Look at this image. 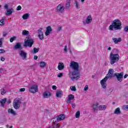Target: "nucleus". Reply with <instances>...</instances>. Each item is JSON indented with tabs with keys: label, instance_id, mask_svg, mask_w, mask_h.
<instances>
[{
	"label": "nucleus",
	"instance_id": "nucleus-1",
	"mask_svg": "<svg viewBox=\"0 0 128 128\" xmlns=\"http://www.w3.org/2000/svg\"><path fill=\"white\" fill-rule=\"evenodd\" d=\"M70 68L72 70V75H70V78L72 80H78L80 76V65L78 62L72 61L70 63Z\"/></svg>",
	"mask_w": 128,
	"mask_h": 128
},
{
	"label": "nucleus",
	"instance_id": "nucleus-2",
	"mask_svg": "<svg viewBox=\"0 0 128 128\" xmlns=\"http://www.w3.org/2000/svg\"><path fill=\"white\" fill-rule=\"evenodd\" d=\"M120 51L117 49H114L112 52L110 54V64H114L116 62H118L120 60V55L118 53Z\"/></svg>",
	"mask_w": 128,
	"mask_h": 128
},
{
	"label": "nucleus",
	"instance_id": "nucleus-3",
	"mask_svg": "<svg viewBox=\"0 0 128 128\" xmlns=\"http://www.w3.org/2000/svg\"><path fill=\"white\" fill-rule=\"evenodd\" d=\"M114 70L112 68H110L108 70V74L106 75L105 78L100 81V84L103 88H106V81L108 78H114Z\"/></svg>",
	"mask_w": 128,
	"mask_h": 128
},
{
	"label": "nucleus",
	"instance_id": "nucleus-4",
	"mask_svg": "<svg viewBox=\"0 0 128 128\" xmlns=\"http://www.w3.org/2000/svg\"><path fill=\"white\" fill-rule=\"evenodd\" d=\"M122 22L118 19L115 20L113 21L109 26L110 30H122Z\"/></svg>",
	"mask_w": 128,
	"mask_h": 128
},
{
	"label": "nucleus",
	"instance_id": "nucleus-5",
	"mask_svg": "<svg viewBox=\"0 0 128 128\" xmlns=\"http://www.w3.org/2000/svg\"><path fill=\"white\" fill-rule=\"evenodd\" d=\"M66 118V116L64 114H61L59 115L58 117L53 118L52 119L53 124L49 128H60V126H58V122L60 120H64Z\"/></svg>",
	"mask_w": 128,
	"mask_h": 128
},
{
	"label": "nucleus",
	"instance_id": "nucleus-6",
	"mask_svg": "<svg viewBox=\"0 0 128 128\" xmlns=\"http://www.w3.org/2000/svg\"><path fill=\"white\" fill-rule=\"evenodd\" d=\"M34 44V39L32 38L30 36H28L24 40V46L25 48H32Z\"/></svg>",
	"mask_w": 128,
	"mask_h": 128
},
{
	"label": "nucleus",
	"instance_id": "nucleus-7",
	"mask_svg": "<svg viewBox=\"0 0 128 128\" xmlns=\"http://www.w3.org/2000/svg\"><path fill=\"white\" fill-rule=\"evenodd\" d=\"M22 104V101L18 98H16L13 102V106L15 110H18L20 108Z\"/></svg>",
	"mask_w": 128,
	"mask_h": 128
},
{
	"label": "nucleus",
	"instance_id": "nucleus-8",
	"mask_svg": "<svg viewBox=\"0 0 128 128\" xmlns=\"http://www.w3.org/2000/svg\"><path fill=\"white\" fill-rule=\"evenodd\" d=\"M38 88L36 85H32L30 88H29V92H31V94H36V92H38Z\"/></svg>",
	"mask_w": 128,
	"mask_h": 128
},
{
	"label": "nucleus",
	"instance_id": "nucleus-9",
	"mask_svg": "<svg viewBox=\"0 0 128 128\" xmlns=\"http://www.w3.org/2000/svg\"><path fill=\"white\" fill-rule=\"evenodd\" d=\"M64 10V7L62 5V4H60L57 6V8L56 10V12H58L59 14H62Z\"/></svg>",
	"mask_w": 128,
	"mask_h": 128
},
{
	"label": "nucleus",
	"instance_id": "nucleus-10",
	"mask_svg": "<svg viewBox=\"0 0 128 128\" xmlns=\"http://www.w3.org/2000/svg\"><path fill=\"white\" fill-rule=\"evenodd\" d=\"M114 76H116L118 82H122V78L124 76V72H122L120 73L116 72L114 74Z\"/></svg>",
	"mask_w": 128,
	"mask_h": 128
},
{
	"label": "nucleus",
	"instance_id": "nucleus-11",
	"mask_svg": "<svg viewBox=\"0 0 128 128\" xmlns=\"http://www.w3.org/2000/svg\"><path fill=\"white\" fill-rule=\"evenodd\" d=\"M42 28H40L38 30V37L39 38L40 40H42L44 38V32L42 31Z\"/></svg>",
	"mask_w": 128,
	"mask_h": 128
},
{
	"label": "nucleus",
	"instance_id": "nucleus-12",
	"mask_svg": "<svg viewBox=\"0 0 128 128\" xmlns=\"http://www.w3.org/2000/svg\"><path fill=\"white\" fill-rule=\"evenodd\" d=\"M52 32V26H48L46 28V31L45 32V36H50V32Z\"/></svg>",
	"mask_w": 128,
	"mask_h": 128
},
{
	"label": "nucleus",
	"instance_id": "nucleus-13",
	"mask_svg": "<svg viewBox=\"0 0 128 128\" xmlns=\"http://www.w3.org/2000/svg\"><path fill=\"white\" fill-rule=\"evenodd\" d=\"M19 54L20 56L23 59V60H26V53L24 52V51H23L22 50H20L19 52Z\"/></svg>",
	"mask_w": 128,
	"mask_h": 128
},
{
	"label": "nucleus",
	"instance_id": "nucleus-14",
	"mask_svg": "<svg viewBox=\"0 0 128 128\" xmlns=\"http://www.w3.org/2000/svg\"><path fill=\"white\" fill-rule=\"evenodd\" d=\"M92 108H93L94 112H96L97 110H98V103L95 102L92 105Z\"/></svg>",
	"mask_w": 128,
	"mask_h": 128
},
{
	"label": "nucleus",
	"instance_id": "nucleus-15",
	"mask_svg": "<svg viewBox=\"0 0 128 128\" xmlns=\"http://www.w3.org/2000/svg\"><path fill=\"white\" fill-rule=\"evenodd\" d=\"M14 50H22V45L20 43H16V44L13 48Z\"/></svg>",
	"mask_w": 128,
	"mask_h": 128
},
{
	"label": "nucleus",
	"instance_id": "nucleus-16",
	"mask_svg": "<svg viewBox=\"0 0 128 128\" xmlns=\"http://www.w3.org/2000/svg\"><path fill=\"white\" fill-rule=\"evenodd\" d=\"M92 22V16L90 15L88 16L86 20V24H90Z\"/></svg>",
	"mask_w": 128,
	"mask_h": 128
},
{
	"label": "nucleus",
	"instance_id": "nucleus-17",
	"mask_svg": "<svg viewBox=\"0 0 128 128\" xmlns=\"http://www.w3.org/2000/svg\"><path fill=\"white\" fill-rule=\"evenodd\" d=\"M64 68V63H59L58 64V70H62Z\"/></svg>",
	"mask_w": 128,
	"mask_h": 128
},
{
	"label": "nucleus",
	"instance_id": "nucleus-18",
	"mask_svg": "<svg viewBox=\"0 0 128 128\" xmlns=\"http://www.w3.org/2000/svg\"><path fill=\"white\" fill-rule=\"evenodd\" d=\"M12 12H14V8H12L10 9H8L6 10V16H10V14H12Z\"/></svg>",
	"mask_w": 128,
	"mask_h": 128
},
{
	"label": "nucleus",
	"instance_id": "nucleus-19",
	"mask_svg": "<svg viewBox=\"0 0 128 128\" xmlns=\"http://www.w3.org/2000/svg\"><path fill=\"white\" fill-rule=\"evenodd\" d=\"M112 40H114V44H118V42H122V38H112Z\"/></svg>",
	"mask_w": 128,
	"mask_h": 128
},
{
	"label": "nucleus",
	"instance_id": "nucleus-20",
	"mask_svg": "<svg viewBox=\"0 0 128 128\" xmlns=\"http://www.w3.org/2000/svg\"><path fill=\"white\" fill-rule=\"evenodd\" d=\"M0 102L1 106L4 108V104H6V98H4L1 100Z\"/></svg>",
	"mask_w": 128,
	"mask_h": 128
},
{
	"label": "nucleus",
	"instance_id": "nucleus-21",
	"mask_svg": "<svg viewBox=\"0 0 128 128\" xmlns=\"http://www.w3.org/2000/svg\"><path fill=\"white\" fill-rule=\"evenodd\" d=\"M43 96L44 98H48L50 96V92H45L44 93Z\"/></svg>",
	"mask_w": 128,
	"mask_h": 128
},
{
	"label": "nucleus",
	"instance_id": "nucleus-22",
	"mask_svg": "<svg viewBox=\"0 0 128 128\" xmlns=\"http://www.w3.org/2000/svg\"><path fill=\"white\" fill-rule=\"evenodd\" d=\"M8 114H12L13 116H16V111L14 110L12 108H9L8 110Z\"/></svg>",
	"mask_w": 128,
	"mask_h": 128
},
{
	"label": "nucleus",
	"instance_id": "nucleus-23",
	"mask_svg": "<svg viewBox=\"0 0 128 128\" xmlns=\"http://www.w3.org/2000/svg\"><path fill=\"white\" fill-rule=\"evenodd\" d=\"M74 4L75 6V7L77 9V10H78V8H80V3H78V2L76 0L74 2Z\"/></svg>",
	"mask_w": 128,
	"mask_h": 128
},
{
	"label": "nucleus",
	"instance_id": "nucleus-24",
	"mask_svg": "<svg viewBox=\"0 0 128 128\" xmlns=\"http://www.w3.org/2000/svg\"><path fill=\"white\" fill-rule=\"evenodd\" d=\"M62 91H58L56 92V98H62Z\"/></svg>",
	"mask_w": 128,
	"mask_h": 128
},
{
	"label": "nucleus",
	"instance_id": "nucleus-25",
	"mask_svg": "<svg viewBox=\"0 0 128 128\" xmlns=\"http://www.w3.org/2000/svg\"><path fill=\"white\" fill-rule=\"evenodd\" d=\"M40 50V48H34L33 50L31 51L32 54H36Z\"/></svg>",
	"mask_w": 128,
	"mask_h": 128
},
{
	"label": "nucleus",
	"instance_id": "nucleus-26",
	"mask_svg": "<svg viewBox=\"0 0 128 128\" xmlns=\"http://www.w3.org/2000/svg\"><path fill=\"white\" fill-rule=\"evenodd\" d=\"M40 68H46V63L44 62H40Z\"/></svg>",
	"mask_w": 128,
	"mask_h": 128
},
{
	"label": "nucleus",
	"instance_id": "nucleus-27",
	"mask_svg": "<svg viewBox=\"0 0 128 128\" xmlns=\"http://www.w3.org/2000/svg\"><path fill=\"white\" fill-rule=\"evenodd\" d=\"M98 108H99V110H104L106 108V106L104 105L99 106Z\"/></svg>",
	"mask_w": 128,
	"mask_h": 128
},
{
	"label": "nucleus",
	"instance_id": "nucleus-28",
	"mask_svg": "<svg viewBox=\"0 0 128 128\" xmlns=\"http://www.w3.org/2000/svg\"><path fill=\"white\" fill-rule=\"evenodd\" d=\"M23 20H28L30 18V14L26 13L22 16Z\"/></svg>",
	"mask_w": 128,
	"mask_h": 128
},
{
	"label": "nucleus",
	"instance_id": "nucleus-29",
	"mask_svg": "<svg viewBox=\"0 0 128 128\" xmlns=\"http://www.w3.org/2000/svg\"><path fill=\"white\" fill-rule=\"evenodd\" d=\"M120 108H118L115 110L114 114H120Z\"/></svg>",
	"mask_w": 128,
	"mask_h": 128
},
{
	"label": "nucleus",
	"instance_id": "nucleus-30",
	"mask_svg": "<svg viewBox=\"0 0 128 128\" xmlns=\"http://www.w3.org/2000/svg\"><path fill=\"white\" fill-rule=\"evenodd\" d=\"M30 34V32L26 30H24L22 32V36H28Z\"/></svg>",
	"mask_w": 128,
	"mask_h": 128
},
{
	"label": "nucleus",
	"instance_id": "nucleus-31",
	"mask_svg": "<svg viewBox=\"0 0 128 128\" xmlns=\"http://www.w3.org/2000/svg\"><path fill=\"white\" fill-rule=\"evenodd\" d=\"M0 92H1V94L2 96H4V94H6V90H5L4 88H2L0 90Z\"/></svg>",
	"mask_w": 128,
	"mask_h": 128
},
{
	"label": "nucleus",
	"instance_id": "nucleus-32",
	"mask_svg": "<svg viewBox=\"0 0 128 128\" xmlns=\"http://www.w3.org/2000/svg\"><path fill=\"white\" fill-rule=\"evenodd\" d=\"M68 99L72 100L74 99V94H69L68 96Z\"/></svg>",
	"mask_w": 128,
	"mask_h": 128
},
{
	"label": "nucleus",
	"instance_id": "nucleus-33",
	"mask_svg": "<svg viewBox=\"0 0 128 128\" xmlns=\"http://www.w3.org/2000/svg\"><path fill=\"white\" fill-rule=\"evenodd\" d=\"M80 116V111H78L76 114V118H78Z\"/></svg>",
	"mask_w": 128,
	"mask_h": 128
},
{
	"label": "nucleus",
	"instance_id": "nucleus-34",
	"mask_svg": "<svg viewBox=\"0 0 128 128\" xmlns=\"http://www.w3.org/2000/svg\"><path fill=\"white\" fill-rule=\"evenodd\" d=\"M70 6V2H68L66 4V8H69Z\"/></svg>",
	"mask_w": 128,
	"mask_h": 128
},
{
	"label": "nucleus",
	"instance_id": "nucleus-35",
	"mask_svg": "<svg viewBox=\"0 0 128 128\" xmlns=\"http://www.w3.org/2000/svg\"><path fill=\"white\" fill-rule=\"evenodd\" d=\"M70 89L72 92H76V88L74 86H71L70 87Z\"/></svg>",
	"mask_w": 128,
	"mask_h": 128
},
{
	"label": "nucleus",
	"instance_id": "nucleus-36",
	"mask_svg": "<svg viewBox=\"0 0 128 128\" xmlns=\"http://www.w3.org/2000/svg\"><path fill=\"white\" fill-rule=\"evenodd\" d=\"M16 37L14 36L12 37V38H10V42H14V40H16Z\"/></svg>",
	"mask_w": 128,
	"mask_h": 128
},
{
	"label": "nucleus",
	"instance_id": "nucleus-37",
	"mask_svg": "<svg viewBox=\"0 0 128 128\" xmlns=\"http://www.w3.org/2000/svg\"><path fill=\"white\" fill-rule=\"evenodd\" d=\"M4 24H6V22L2 20H0V26H4Z\"/></svg>",
	"mask_w": 128,
	"mask_h": 128
},
{
	"label": "nucleus",
	"instance_id": "nucleus-38",
	"mask_svg": "<svg viewBox=\"0 0 128 128\" xmlns=\"http://www.w3.org/2000/svg\"><path fill=\"white\" fill-rule=\"evenodd\" d=\"M64 76V74L62 73H59L57 76L58 78H62Z\"/></svg>",
	"mask_w": 128,
	"mask_h": 128
},
{
	"label": "nucleus",
	"instance_id": "nucleus-39",
	"mask_svg": "<svg viewBox=\"0 0 128 128\" xmlns=\"http://www.w3.org/2000/svg\"><path fill=\"white\" fill-rule=\"evenodd\" d=\"M4 8H5V10H8V4H5V5L4 6Z\"/></svg>",
	"mask_w": 128,
	"mask_h": 128
},
{
	"label": "nucleus",
	"instance_id": "nucleus-40",
	"mask_svg": "<svg viewBox=\"0 0 128 128\" xmlns=\"http://www.w3.org/2000/svg\"><path fill=\"white\" fill-rule=\"evenodd\" d=\"M123 108H124V110H128V105L124 106H123Z\"/></svg>",
	"mask_w": 128,
	"mask_h": 128
},
{
	"label": "nucleus",
	"instance_id": "nucleus-41",
	"mask_svg": "<svg viewBox=\"0 0 128 128\" xmlns=\"http://www.w3.org/2000/svg\"><path fill=\"white\" fill-rule=\"evenodd\" d=\"M124 32H128V26H126L124 28Z\"/></svg>",
	"mask_w": 128,
	"mask_h": 128
},
{
	"label": "nucleus",
	"instance_id": "nucleus-42",
	"mask_svg": "<svg viewBox=\"0 0 128 128\" xmlns=\"http://www.w3.org/2000/svg\"><path fill=\"white\" fill-rule=\"evenodd\" d=\"M88 90V86L86 85L84 88V90H85V92H86Z\"/></svg>",
	"mask_w": 128,
	"mask_h": 128
},
{
	"label": "nucleus",
	"instance_id": "nucleus-43",
	"mask_svg": "<svg viewBox=\"0 0 128 128\" xmlns=\"http://www.w3.org/2000/svg\"><path fill=\"white\" fill-rule=\"evenodd\" d=\"M22 10V6H18L16 8V10Z\"/></svg>",
	"mask_w": 128,
	"mask_h": 128
},
{
	"label": "nucleus",
	"instance_id": "nucleus-44",
	"mask_svg": "<svg viewBox=\"0 0 128 128\" xmlns=\"http://www.w3.org/2000/svg\"><path fill=\"white\" fill-rule=\"evenodd\" d=\"M4 52H6V50L4 49H0V54H4Z\"/></svg>",
	"mask_w": 128,
	"mask_h": 128
},
{
	"label": "nucleus",
	"instance_id": "nucleus-45",
	"mask_svg": "<svg viewBox=\"0 0 128 128\" xmlns=\"http://www.w3.org/2000/svg\"><path fill=\"white\" fill-rule=\"evenodd\" d=\"M64 52H68V46H64Z\"/></svg>",
	"mask_w": 128,
	"mask_h": 128
},
{
	"label": "nucleus",
	"instance_id": "nucleus-46",
	"mask_svg": "<svg viewBox=\"0 0 128 128\" xmlns=\"http://www.w3.org/2000/svg\"><path fill=\"white\" fill-rule=\"evenodd\" d=\"M4 72V68H0V72Z\"/></svg>",
	"mask_w": 128,
	"mask_h": 128
},
{
	"label": "nucleus",
	"instance_id": "nucleus-47",
	"mask_svg": "<svg viewBox=\"0 0 128 128\" xmlns=\"http://www.w3.org/2000/svg\"><path fill=\"white\" fill-rule=\"evenodd\" d=\"M26 90V88H22L20 90V92H24Z\"/></svg>",
	"mask_w": 128,
	"mask_h": 128
},
{
	"label": "nucleus",
	"instance_id": "nucleus-48",
	"mask_svg": "<svg viewBox=\"0 0 128 128\" xmlns=\"http://www.w3.org/2000/svg\"><path fill=\"white\" fill-rule=\"evenodd\" d=\"M52 88L54 90H56V86H52Z\"/></svg>",
	"mask_w": 128,
	"mask_h": 128
},
{
	"label": "nucleus",
	"instance_id": "nucleus-49",
	"mask_svg": "<svg viewBox=\"0 0 128 128\" xmlns=\"http://www.w3.org/2000/svg\"><path fill=\"white\" fill-rule=\"evenodd\" d=\"M66 102H67V104H71L72 101L70 99L68 98V100H66Z\"/></svg>",
	"mask_w": 128,
	"mask_h": 128
},
{
	"label": "nucleus",
	"instance_id": "nucleus-50",
	"mask_svg": "<svg viewBox=\"0 0 128 128\" xmlns=\"http://www.w3.org/2000/svg\"><path fill=\"white\" fill-rule=\"evenodd\" d=\"M6 102H7L8 104H10L11 102L10 99H9L8 100H6Z\"/></svg>",
	"mask_w": 128,
	"mask_h": 128
},
{
	"label": "nucleus",
	"instance_id": "nucleus-51",
	"mask_svg": "<svg viewBox=\"0 0 128 128\" xmlns=\"http://www.w3.org/2000/svg\"><path fill=\"white\" fill-rule=\"evenodd\" d=\"M7 35H8V33L6 32H3V36L4 37L6 36Z\"/></svg>",
	"mask_w": 128,
	"mask_h": 128
},
{
	"label": "nucleus",
	"instance_id": "nucleus-52",
	"mask_svg": "<svg viewBox=\"0 0 128 128\" xmlns=\"http://www.w3.org/2000/svg\"><path fill=\"white\" fill-rule=\"evenodd\" d=\"M0 60H2V62H4V60H6V58H4V57H1Z\"/></svg>",
	"mask_w": 128,
	"mask_h": 128
},
{
	"label": "nucleus",
	"instance_id": "nucleus-53",
	"mask_svg": "<svg viewBox=\"0 0 128 128\" xmlns=\"http://www.w3.org/2000/svg\"><path fill=\"white\" fill-rule=\"evenodd\" d=\"M72 108H76V104H72Z\"/></svg>",
	"mask_w": 128,
	"mask_h": 128
},
{
	"label": "nucleus",
	"instance_id": "nucleus-54",
	"mask_svg": "<svg viewBox=\"0 0 128 128\" xmlns=\"http://www.w3.org/2000/svg\"><path fill=\"white\" fill-rule=\"evenodd\" d=\"M6 16H3V17L2 18L1 20H3V21L4 22V20H6Z\"/></svg>",
	"mask_w": 128,
	"mask_h": 128
},
{
	"label": "nucleus",
	"instance_id": "nucleus-55",
	"mask_svg": "<svg viewBox=\"0 0 128 128\" xmlns=\"http://www.w3.org/2000/svg\"><path fill=\"white\" fill-rule=\"evenodd\" d=\"M62 27H59L58 28V32H60V30H62Z\"/></svg>",
	"mask_w": 128,
	"mask_h": 128
},
{
	"label": "nucleus",
	"instance_id": "nucleus-56",
	"mask_svg": "<svg viewBox=\"0 0 128 128\" xmlns=\"http://www.w3.org/2000/svg\"><path fill=\"white\" fill-rule=\"evenodd\" d=\"M128 74H126L124 76V78H128Z\"/></svg>",
	"mask_w": 128,
	"mask_h": 128
},
{
	"label": "nucleus",
	"instance_id": "nucleus-57",
	"mask_svg": "<svg viewBox=\"0 0 128 128\" xmlns=\"http://www.w3.org/2000/svg\"><path fill=\"white\" fill-rule=\"evenodd\" d=\"M38 56H34V60H38Z\"/></svg>",
	"mask_w": 128,
	"mask_h": 128
},
{
	"label": "nucleus",
	"instance_id": "nucleus-58",
	"mask_svg": "<svg viewBox=\"0 0 128 128\" xmlns=\"http://www.w3.org/2000/svg\"><path fill=\"white\" fill-rule=\"evenodd\" d=\"M2 42L0 40V48L2 46Z\"/></svg>",
	"mask_w": 128,
	"mask_h": 128
},
{
	"label": "nucleus",
	"instance_id": "nucleus-59",
	"mask_svg": "<svg viewBox=\"0 0 128 128\" xmlns=\"http://www.w3.org/2000/svg\"><path fill=\"white\" fill-rule=\"evenodd\" d=\"M112 50V48L109 47L108 48V50Z\"/></svg>",
	"mask_w": 128,
	"mask_h": 128
},
{
	"label": "nucleus",
	"instance_id": "nucleus-60",
	"mask_svg": "<svg viewBox=\"0 0 128 128\" xmlns=\"http://www.w3.org/2000/svg\"><path fill=\"white\" fill-rule=\"evenodd\" d=\"M82 2H84V0H81Z\"/></svg>",
	"mask_w": 128,
	"mask_h": 128
},
{
	"label": "nucleus",
	"instance_id": "nucleus-61",
	"mask_svg": "<svg viewBox=\"0 0 128 128\" xmlns=\"http://www.w3.org/2000/svg\"><path fill=\"white\" fill-rule=\"evenodd\" d=\"M10 128H12V126H10Z\"/></svg>",
	"mask_w": 128,
	"mask_h": 128
},
{
	"label": "nucleus",
	"instance_id": "nucleus-62",
	"mask_svg": "<svg viewBox=\"0 0 128 128\" xmlns=\"http://www.w3.org/2000/svg\"><path fill=\"white\" fill-rule=\"evenodd\" d=\"M0 8H2V6L0 4Z\"/></svg>",
	"mask_w": 128,
	"mask_h": 128
},
{
	"label": "nucleus",
	"instance_id": "nucleus-63",
	"mask_svg": "<svg viewBox=\"0 0 128 128\" xmlns=\"http://www.w3.org/2000/svg\"><path fill=\"white\" fill-rule=\"evenodd\" d=\"M92 78H94V76H92Z\"/></svg>",
	"mask_w": 128,
	"mask_h": 128
},
{
	"label": "nucleus",
	"instance_id": "nucleus-64",
	"mask_svg": "<svg viewBox=\"0 0 128 128\" xmlns=\"http://www.w3.org/2000/svg\"><path fill=\"white\" fill-rule=\"evenodd\" d=\"M113 104H114V102H113Z\"/></svg>",
	"mask_w": 128,
	"mask_h": 128
}]
</instances>
